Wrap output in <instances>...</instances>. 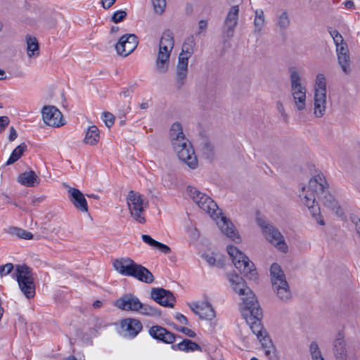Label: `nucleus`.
<instances>
[{"label":"nucleus","mask_w":360,"mask_h":360,"mask_svg":"<svg viewBox=\"0 0 360 360\" xmlns=\"http://www.w3.org/2000/svg\"><path fill=\"white\" fill-rule=\"evenodd\" d=\"M136 262L129 257H121L112 261V266L120 274L131 276Z\"/></svg>","instance_id":"obj_18"},{"label":"nucleus","mask_w":360,"mask_h":360,"mask_svg":"<svg viewBox=\"0 0 360 360\" xmlns=\"http://www.w3.org/2000/svg\"><path fill=\"white\" fill-rule=\"evenodd\" d=\"M121 326L124 328L129 336L134 338L142 330L143 325L141 322L136 319L128 318L122 321Z\"/></svg>","instance_id":"obj_24"},{"label":"nucleus","mask_w":360,"mask_h":360,"mask_svg":"<svg viewBox=\"0 0 360 360\" xmlns=\"http://www.w3.org/2000/svg\"><path fill=\"white\" fill-rule=\"evenodd\" d=\"M155 248L159 250L160 252L165 254H169L171 252V248L168 245L163 244L159 241L158 242Z\"/></svg>","instance_id":"obj_52"},{"label":"nucleus","mask_w":360,"mask_h":360,"mask_svg":"<svg viewBox=\"0 0 360 360\" xmlns=\"http://www.w3.org/2000/svg\"><path fill=\"white\" fill-rule=\"evenodd\" d=\"M172 49H169V47L165 46L163 45L159 44V51L158 53L162 52V54H171Z\"/></svg>","instance_id":"obj_55"},{"label":"nucleus","mask_w":360,"mask_h":360,"mask_svg":"<svg viewBox=\"0 0 360 360\" xmlns=\"http://www.w3.org/2000/svg\"><path fill=\"white\" fill-rule=\"evenodd\" d=\"M182 351L188 352L194 351L202 352V347L190 339L184 338L181 340Z\"/></svg>","instance_id":"obj_37"},{"label":"nucleus","mask_w":360,"mask_h":360,"mask_svg":"<svg viewBox=\"0 0 360 360\" xmlns=\"http://www.w3.org/2000/svg\"><path fill=\"white\" fill-rule=\"evenodd\" d=\"M127 15V13L125 11H117L113 13L111 20L115 23L120 22L126 18Z\"/></svg>","instance_id":"obj_46"},{"label":"nucleus","mask_w":360,"mask_h":360,"mask_svg":"<svg viewBox=\"0 0 360 360\" xmlns=\"http://www.w3.org/2000/svg\"><path fill=\"white\" fill-rule=\"evenodd\" d=\"M195 44L193 36H190L185 39L182 45L181 52L179 55H182L183 58H187V62L193 53Z\"/></svg>","instance_id":"obj_34"},{"label":"nucleus","mask_w":360,"mask_h":360,"mask_svg":"<svg viewBox=\"0 0 360 360\" xmlns=\"http://www.w3.org/2000/svg\"><path fill=\"white\" fill-rule=\"evenodd\" d=\"M344 334L339 331L333 343V351L336 360H346L347 349Z\"/></svg>","instance_id":"obj_23"},{"label":"nucleus","mask_w":360,"mask_h":360,"mask_svg":"<svg viewBox=\"0 0 360 360\" xmlns=\"http://www.w3.org/2000/svg\"><path fill=\"white\" fill-rule=\"evenodd\" d=\"M100 139V132L98 128L95 126L89 127L84 138V143L91 146L96 145Z\"/></svg>","instance_id":"obj_33"},{"label":"nucleus","mask_w":360,"mask_h":360,"mask_svg":"<svg viewBox=\"0 0 360 360\" xmlns=\"http://www.w3.org/2000/svg\"><path fill=\"white\" fill-rule=\"evenodd\" d=\"M350 219L353 224H354L355 226L358 225V224H360V219L357 217L356 216H352L350 217Z\"/></svg>","instance_id":"obj_64"},{"label":"nucleus","mask_w":360,"mask_h":360,"mask_svg":"<svg viewBox=\"0 0 360 360\" xmlns=\"http://www.w3.org/2000/svg\"><path fill=\"white\" fill-rule=\"evenodd\" d=\"M116 0H102L103 7L105 9L110 8Z\"/></svg>","instance_id":"obj_58"},{"label":"nucleus","mask_w":360,"mask_h":360,"mask_svg":"<svg viewBox=\"0 0 360 360\" xmlns=\"http://www.w3.org/2000/svg\"><path fill=\"white\" fill-rule=\"evenodd\" d=\"M115 120V117L112 113L109 112H103V120L108 128H110L114 124Z\"/></svg>","instance_id":"obj_47"},{"label":"nucleus","mask_w":360,"mask_h":360,"mask_svg":"<svg viewBox=\"0 0 360 360\" xmlns=\"http://www.w3.org/2000/svg\"><path fill=\"white\" fill-rule=\"evenodd\" d=\"M14 265L12 263H7L5 265L0 266V275H7L13 270Z\"/></svg>","instance_id":"obj_48"},{"label":"nucleus","mask_w":360,"mask_h":360,"mask_svg":"<svg viewBox=\"0 0 360 360\" xmlns=\"http://www.w3.org/2000/svg\"><path fill=\"white\" fill-rule=\"evenodd\" d=\"M226 250L235 267L240 274L250 280L257 278V272L254 263L243 252L232 245H228Z\"/></svg>","instance_id":"obj_3"},{"label":"nucleus","mask_w":360,"mask_h":360,"mask_svg":"<svg viewBox=\"0 0 360 360\" xmlns=\"http://www.w3.org/2000/svg\"><path fill=\"white\" fill-rule=\"evenodd\" d=\"M336 52L338 55V63L342 70L346 74L351 71L349 50L347 43L336 46Z\"/></svg>","instance_id":"obj_20"},{"label":"nucleus","mask_w":360,"mask_h":360,"mask_svg":"<svg viewBox=\"0 0 360 360\" xmlns=\"http://www.w3.org/2000/svg\"><path fill=\"white\" fill-rule=\"evenodd\" d=\"M10 233L13 235L17 236L20 238L25 240H30L33 238V235L31 232L15 226L10 228Z\"/></svg>","instance_id":"obj_38"},{"label":"nucleus","mask_w":360,"mask_h":360,"mask_svg":"<svg viewBox=\"0 0 360 360\" xmlns=\"http://www.w3.org/2000/svg\"><path fill=\"white\" fill-rule=\"evenodd\" d=\"M328 187L329 185L323 174H317L309 180L307 190L305 191V187H302V193H300L302 202L320 225L325 224L323 219H321L320 202L337 215L340 216L342 214L338 202L329 193Z\"/></svg>","instance_id":"obj_1"},{"label":"nucleus","mask_w":360,"mask_h":360,"mask_svg":"<svg viewBox=\"0 0 360 360\" xmlns=\"http://www.w3.org/2000/svg\"><path fill=\"white\" fill-rule=\"evenodd\" d=\"M27 145L25 143H20L11 153L6 165H9L18 160L27 150Z\"/></svg>","instance_id":"obj_36"},{"label":"nucleus","mask_w":360,"mask_h":360,"mask_svg":"<svg viewBox=\"0 0 360 360\" xmlns=\"http://www.w3.org/2000/svg\"><path fill=\"white\" fill-rule=\"evenodd\" d=\"M187 58H183L182 55H179L176 70L175 83L178 90L182 89L185 85L188 75Z\"/></svg>","instance_id":"obj_17"},{"label":"nucleus","mask_w":360,"mask_h":360,"mask_svg":"<svg viewBox=\"0 0 360 360\" xmlns=\"http://www.w3.org/2000/svg\"><path fill=\"white\" fill-rule=\"evenodd\" d=\"M217 225L221 232L235 242H239L240 237L236 231L233 223L224 216H221V219L217 222Z\"/></svg>","instance_id":"obj_21"},{"label":"nucleus","mask_w":360,"mask_h":360,"mask_svg":"<svg viewBox=\"0 0 360 360\" xmlns=\"http://www.w3.org/2000/svg\"><path fill=\"white\" fill-rule=\"evenodd\" d=\"M226 276L233 290L241 297L243 304L241 311L243 316L252 333L257 338L262 336L265 330L261 321L263 313L255 295L242 276L236 273L227 274Z\"/></svg>","instance_id":"obj_2"},{"label":"nucleus","mask_w":360,"mask_h":360,"mask_svg":"<svg viewBox=\"0 0 360 360\" xmlns=\"http://www.w3.org/2000/svg\"><path fill=\"white\" fill-rule=\"evenodd\" d=\"M18 136V134L16 130L14 129L13 127H11L10 128V134L8 136V140L10 141H13Z\"/></svg>","instance_id":"obj_56"},{"label":"nucleus","mask_w":360,"mask_h":360,"mask_svg":"<svg viewBox=\"0 0 360 360\" xmlns=\"http://www.w3.org/2000/svg\"><path fill=\"white\" fill-rule=\"evenodd\" d=\"M169 136L171 140L172 141V146H174V143H179L181 141H185L186 139L181 124L179 122H174L170 129Z\"/></svg>","instance_id":"obj_31"},{"label":"nucleus","mask_w":360,"mask_h":360,"mask_svg":"<svg viewBox=\"0 0 360 360\" xmlns=\"http://www.w3.org/2000/svg\"><path fill=\"white\" fill-rule=\"evenodd\" d=\"M65 124L66 121L59 109L53 105H46V126L59 128Z\"/></svg>","instance_id":"obj_15"},{"label":"nucleus","mask_w":360,"mask_h":360,"mask_svg":"<svg viewBox=\"0 0 360 360\" xmlns=\"http://www.w3.org/2000/svg\"><path fill=\"white\" fill-rule=\"evenodd\" d=\"M207 27V21L205 20H201L199 21V29L200 32L205 30Z\"/></svg>","instance_id":"obj_61"},{"label":"nucleus","mask_w":360,"mask_h":360,"mask_svg":"<svg viewBox=\"0 0 360 360\" xmlns=\"http://www.w3.org/2000/svg\"><path fill=\"white\" fill-rule=\"evenodd\" d=\"M326 95L324 93H314V115L322 117L326 111Z\"/></svg>","instance_id":"obj_28"},{"label":"nucleus","mask_w":360,"mask_h":360,"mask_svg":"<svg viewBox=\"0 0 360 360\" xmlns=\"http://www.w3.org/2000/svg\"><path fill=\"white\" fill-rule=\"evenodd\" d=\"M314 93H324L326 95V77L323 74H319L316 76Z\"/></svg>","instance_id":"obj_40"},{"label":"nucleus","mask_w":360,"mask_h":360,"mask_svg":"<svg viewBox=\"0 0 360 360\" xmlns=\"http://www.w3.org/2000/svg\"><path fill=\"white\" fill-rule=\"evenodd\" d=\"M150 298L160 305L169 308H173L176 302L174 294L170 290L162 288H152Z\"/></svg>","instance_id":"obj_12"},{"label":"nucleus","mask_w":360,"mask_h":360,"mask_svg":"<svg viewBox=\"0 0 360 360\" xmlns=\"http://www.w3.org/2000/svg\"><path fill=\"white\" fill-rule=\"evenodd\" d=\"M141 238L144 243H146V244H148L150 246L153 247V248H155V246L158 242V241L155 240V239H153L149 235L143 234V235H142Z\"/></svg>","instance_id":"obj_50"},{"label":"nucleus","mask_w":360,"mask_h":360,"mask_svg":"<svg viewBox=\"0 0 360 360\" xmlns=\"http://www.w3.org/2000/svg\"><path fill=\"white\" fill-rule=\"evenodd\" d=\"M238 6H231L227 14L223 30L224 34L227 38H231L233 36L235 27L238 24Z\"/></svg>","instance_id":"obj_16"},{"label":"nucleus","mask_w":360,"mask_h":360,"mask_svg":"<svg viewBox=\"0 0 360 360\" xmlns=\"http://www.w3.org/2000/svg\"><path fill=\"white\" fill-rule=\"evenodd\" d=\"M187 191L190 197L202 210L210 214L211 217L217 216L218 206L207 195L201 193L196 188L188 186Z\"/></svg>","instance_id":"obj_7"},{"label":"nucleus","mask_w":360,"mask_h":360,"mask_svg":"<svg viewBox=\"0 0 360 360\" xmlns=\"http://www.w3.org/2000/svg\"><path fill=\"white\" fill-rule=\"evenodd\" d=\"M276 107L278 111L281 114V115L286 119L287 115L285 113L284 107L281 101H277L276 103Z\"/></svg>","instance_id":"obj_54"},{"label":"nucleus","mask_w":360,"mask_h":360,"mask_svg":"<svg viewBox=\"0 0 360 360\" xmlns=\"http://www.w3.org/2000/svg\"><path fill=\"white\" fill-rule=\"evenodd\" d=\"M259 225L262 228L266 238L283 252H287L288 245L285 244L283 236L278 229L271 224H264V221H259Z\"/></svg>","instance_id":"obj_9"},{"label":"nucleus","mask_w":360,"mask_h":360,"mask_svg":"<svg viewBox=\"0 0 360 360\" xmlns=\"http://www.w3.org/2000/svg\"><path fill=\"white\" fill-rule=\"evenodd\" d=\"M205 259L206 261L210 264V265H214L215 262H216V259L214 257L212 256H209L207 255H205Z\"/></svg>","instance_id":"obj_62"},{"label":"nucleus","mask_w":360,"mask_h":360,"mask_svg":"<svg viewBox=\"0 0 360 360\" xmlns=\"http://www.w3.org/2000/svg\"><path fill=\"white\" fill-rule=\"evenodd\" d=\"M290 23V18L286 11L283 12L278 17L277 25L281 30H285Z\"/></svg>","instance_id":"obj_42"},{"label":"nucleus","mask_w":360,"mask_h":360,"mask_svg":"<svg viewBox=\"0 0 360 360\" xmlns=\"http://www.w3.org/2000/svg\"><path fill=\"white\" fill-rule=\"evenodd\" d=\"M175 318L176 320H178L182 324H184V325L189 324L188 319L182 314L176 313Z\"/></svg>","instance_id":"obj_53"},{"label":"nucleus","mask_w":360,"mask_h":360,"mask_svg":"<svg viewBox=\"0 0 360 360\" xmlns=\"http://www.w3.org/2000/svg\"><path fill=\"white\" fill-rule=\"evenodd\" d=\"M137 312L151 317H160L162 315V312L160 309L142 302L141 307H139V310Z\"/></svg>","instance_id":"obj_35"},{"label":"nucleus","mask_w":360,"mask_h":360,"mask_svg":"<svg viewBox=\"0 0 360 360\" xmlns=\"http://www.w3.org/2000/svg\"><path fill=\"white\" fill-rule=\"evenodd\" d=\"M152 3L155 13L162 14L165 11L166 0H152Z\"/></svg>","instance_id":"obj_44"},{"label":"nucleus","mask_w":360,"mask_h":360,"mask_svg":"<svg viewBox=\"0 0 360 360\" xmlns=\"http://www.w3.org/2000/svg\"><path fill=\"white\" fill-rule=\"evenodd\" d=\"M25 41L27 44V53L29 58H36L39 56L40 49L39 44L37 39L30 34L25 36Z\"/></svg>","instance_id":"obj_27"},{"label":"nucleus","mask_w":360,"mask_h":360,"mask_svg":"<svg viewBox=\"0 0 360 360\" xmlns=\"http://www.w3.org/2000/svg\"><path fill=\"white\" fill-rule=\"evenodd\" d=\"M13 277L18 281L19 288L27 299L32 298L35 294V285L32 269L26 264L16 265Z\"/></svg>","instance_id":"obj_4"},{"label":"nucleus","mask_w":360,"mask_h":360,"mask_svg":"<svg viewBox=\"0 0 360 360\" xmlns=\"http://www.w3.org/2000/svg\"><path fill=\"white\" fill-rule=\"evenodd\" d=\"M264 23V18H262L260 17L255 18V20H254L255 32H259L262 29Z\"/></svg>","instance_id":"obj_49"},{"label":"nucleus","mask_w":360,"mask_h":360,"mask_svg":"<svg viewBox=\"0 0 360 360\" xmlns=\"http://www.w3.org/2000/svg\"><path fill=\"white\" fill-rule=\"evenodd\" d=\"M344 4H345V7L347 8H350V9L354 8V4L351 0L346 1Z\"/></svg>","instance_id":"obj_63"},{"label":"nucleus","mask_w":360,"mask_h":360,"mask_svg":"<svg viewBox=\"0 0 360 360\" xmlns=\"http://www.w3.org/2000/svg\"><path fill=\"white\" fill-rule=\"evenodd\" d=\"M288 72L290 73V82L291 91L306 89V87L302 84L301 76L300 75L299 71L297 70V69L295 67H294V66L289 67Z\"/></svg>","instance_id":"obj_29"},{"label":"nucleus","mask_w":360,"mask_h":360,"mask_svg":"<svg viewBox=\"0 0 360 360\" xmlns=\"http://www.w3.org/2000/svg\"><path fill=\"white\" fill-rule=\"evenodd\" d=\"M131 276L146 283H151L154 281L153 274L147 268L137 263L135 264Z\"/></svg>","instance_id":"obj_22"},{"label":"nucleus","mask_w":360,"mask_h":360,"mask_svg":"<svg viewBox=\"0 0 360 360\" xmlns=\"http://www.w3.org/2000/svg\"><path fill=\"white\" fill-rule=\"evenodd\" d=\"M127 202L131 217L139 224H145V212L149 205L148 200L139 193L131 190L127 196Z\"/></svg>","instance_id":"obj_5"},{"label":"nucleus","mask_w":360,"mask_h":360,"mask_svg":"<svg viewBox=\"0 0 360 360\" xmlns=\"http://www.w3.org/2000/svg\"><path fill=\"white\" fill-rule=\"evenodd\" d=\"M139 44L138 37L134 34H126L122 35L115 45L117 53L126 57L132 53Z\"/></svg>","instance_id":"obj_10"},{"label":"nucleus","mask_w":360,"mask_h":360,"mask_svg":"<svg viewBox=\"0 0 360 360\" xmlns=\"http://www.w3.org/2000/svg\"><path fill=\"white\" fill-rule=\"evenodd\" d=\"M17 181L21 185L27 187H34L39 184L38 176L32 170L20 174Z\"/></svg>","instance_id":"obj_25"},{"label":"nucleus","mask_w":360,"mask_h":360,"mask_svg":"<svg viewBox=\"0 0 360 360\" xmlns=\"http://www.w3.org/2000/svg\"><path fill=\"white\" fill-rule=\"evenodd\" d=\"M306 89L291 91L295 105L298 111H303L306 108Z\"/></svg>","instance_id":"obj_30"},{"label":"nucleus","mask_w":360,"mask_h":360,"mask_svg":"<svg viewBox=\"0 0 360 360\" xmlns=\"http://www.w3.org/2000/svg\"><path fill=\"white\" fill-rule=\"evenodd\" d=\"M169 58V54H162V52L158 53L155 60V70L158 72L164 74L168 71Z\"/></svg>","instance_id":"obj_32"},{"label":"nucleus","mask_w":360,"mask_h":360,"mask_svg":"<svg viewBox=\"0 0 360 360\" xmlns=\"http://www.w3.org/2000/svg\"><path fill=\"white\" fill-rule=\"evenodd\" d=\"M172 325L177 331L183 333L189 338H195L196 336V333L188 328L179 326L175 323H172Z\"/></svg>","instance_id":"obj_45"},{"label":"nucleus","mask_w":360,"mask_h":360,"mask_svg":"<svg viewBox=\"0 0 360 360\" xmlns=\"http://www.w3.org/2000/svg\"><path fill=\"white\" fill-rule=\"evenodd\" d=\"M257 339L260 342L262 349L264 350L265 355L271 360L273 359L272 354L276 352V347L267 332L264 330V333L262 334V336H259Z\"/></svg>","instance_id":"obj_26"},{"label":"nucleus","mask_w":360,"mask_h":360,"mask_svg":"<svg viewBox=\"0 0 360 360\" xmlns=\"http://www.w3.org/2000/svg\"><path fill=\"white\" fill-rule=\"evenodd\" d=\"M312 360H324L321 350H319L317 352L311 353Z\"/></svg>","instance_id":"obj_57"},{"label":"nucleus","mask_w":360,"mask_h":360,"mask_svg":"<svg viewBox=\"0 0 360 360\" xmlns=\"http://www.w3.org/2000/svg\"><path fill=\"white\" fill-rule=\"evenodd\" d=\"M115 306L123 311H138L141 302L134 295L127 293L115 302Z\"/></svg>","instance_id":"obj_13"},{"label":"nucleus","mask_w":360,"mask_h":360,"mask_svg":"<svg viewBox=\"0 0 360 360\" xmlns=\"http://www.w3.org/2000/svg\"><path fill=\"white\" fill-rule=\"evenodd\" d=\"M334 43L335 46L340 45L342 44H345L342 36L339 33V34L333 38Z\"/></svg>","instance_id":"obj_59"},{"label":"nucleus","mask_w":360,"mask_h":360,"mask_svg":"<svg viewBox=\"0 0 360 360\" xmlns=\"http://www.w3.org/2000/svg\"><path fill=\"white\" fill-rule=\"evenodd\" d=\"M160 44L173 49L174 41L172 32L170 30H167L163 33L160 41Z\"/></svg>","instance_id":"obj_39"},{"label":"nucleus","mask_w":360,"mask_h":360,"mask_svg":"<svg viewBox=\"0 0 360 360\" xmlns=\"http://www.w3.org/2000/svg\"><path fill=\"white\" fill-rule=\"evenodd\" d=\"M10 123V119L8 116H0V133H2Z\"/></svg>","instance_id":"obj_51"},{"label":"nucleus","mask_w":360,"mask_h":360,"mask_svg":"<svg viewBox=\"0 0 360 360\" xmlns=\"http://www.w3.org/2000/svg\"><path fill=\"white\" fill-rule=\"evenodd\" d=\"M270 274L273 288L276 292L279 299L283 301L290 300L291 292L280 265L277 263L272 264L270 268Z\"/></svg>","instance_id":"obj_6"},{"label":"nucleus","mask_w":360,"mask_h":360,"mask_svg":"<svg viewBox=\"0 0 360 360\" xmlns=\"http://www.w3.org/2000/svg\"><path fill=\"white\" fill-rule=\"evenodd\" d=\"M49 99L50 102L52 103H58L59 102H62L64 98L63 94H60V96H56L54 93V88H50L49 91V95L46 96V101Z\"/></svg>","instance_id":"obj_43"},{"label":"nucleus","mask_w":360,"mask_h":360,"mask_svg":"<svg viewBox=\"0 0 360 360\" xmlns=\"http://www.w3.org/2000/svg\"><path fill=\"white\" fill-rule=\"evenodd\" d=\"M319 350H320V349L319 347L318 344L316 342H314V341L312 342L310 344V347H309L310 353L317 352Z\"/></svg>","instance_id":"obj_60"},{"label":"nucleus","mask_w":360,"mask_h":360,"mask_svg":"<svg viewBox=\"0 0 360 360\" xmlns=\"http://www.w3.org/2000/svg\"><path fill=\"white\" fill-rule=\"evenodd\" d=\"M202 155L209 160H212L214 157V150L210 142L206 141L202 147Z\"/></svg>","instance_id":"obj_41"},{"label":"nucleus","mask_w":360,"mask_h":360,"mask_svg":"<svg viewBox=\"0 0 360 360\" xmlns=\"http://www.w3.org/2000/svg\"><path fill=\"white\" fill-rule=\"evenodd\" d=\"M63 186L68 189L69 194V200L72 205L79 211L82 212H88V204L84 195L80 190L72 188L67 184L64 183Z\"/></svg>","instance_id":"obj_14"},{"label":"nucleus","mask_w":360,"mask_h":360,"mask_svg":"<svg viewBox=\"0 0 360 360\" xmlns=\"http://www.w3.org/2000/svg\"><path fill=\"white\" fill-rule=\"evenodd\" d=\"M189 307L201 319L212 320L215 317V311L208 302H202L201 304L193 303Z\"/></svg>","instance_id":"obj_19"},{"label":"nucleus","mask_w":360,"mask_h":360,"mask_svg":"<svg viewBox=\"0 0 360 360\" xmlns=\"http://www.w3.org/2000/svg\"><path fill=\"white\" fill-rule=\"evenodd\" d=\"M148 333L154 340L165 344H172L176 339L182 338L181 335H176L166 328L158 325L151 326L149 328Z\"/></svg>","instance_id":"obj_11"},{"label":"nucleus","mask_w":360,"mask_h":360,"mask_svg":"<svg viewBox=\"0 0 360 360\" xmlns=\"http://www.w3.org/2000/svg\"><path fill=\"white\" fill-rule=\"evenodd\" d=\"M173 148L180 160L186 163L190 168L195 169L198 166V159L195 155L194 149L188 139L174 143Z\"/></svg>","instance_id":"obj_8"}]
</instances>
